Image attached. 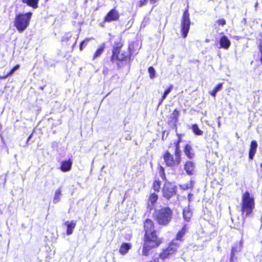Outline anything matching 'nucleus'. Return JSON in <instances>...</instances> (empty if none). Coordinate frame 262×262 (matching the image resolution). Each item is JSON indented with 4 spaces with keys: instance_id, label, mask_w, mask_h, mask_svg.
Listing matches in <instances>:
<instances>
[{
    "instance_id": "1",
    "label": "nucleus",
    "mask_w": 262,
    "mask_h": 262,
    "mask_svg": "<svg viewBox=\"0 0 262 262\" xmlns=\"http://www.w3.org/2000/svg\"><path fill=\"white\" fill-rule=\"evenodd\" d=\"M143 246L142 255L148 256L151 250L160 247L163 243V238L160 237L156 229L154 221L146 219L143 222Z\"/></svg>"
},
{
    "instance_id": "2",
    "label": "nucleus",
    "mask_w": 262,
    "mask_h": 262,
    "mask_svg": "<svg viewBox=\"0 0 262 262\" xmlns=\"http://www.w3.org/2000/svg\"><path fill=\"white\" fill-rule=\"evenodd\" d=\"M124 46V40L121 37H118L115 40L112 46V54L110 56V61L112 63H115L118 67L121 64L126 63L130 60L132 53L131 52V45L128 46V51L123 50Z\"/></svg>"
},
{
    "instance_id": "3",
    "label": "nucleus",
    "mask_w": 262,
    "mask_h": 262,
    "mask_svg": "<svg viewBox=\"0 0 262 262\" xmlns=\"http://www.w3.org/2000/svg\"><path fill=\"white\" fill-rule=\"evenodd\" d=\"M173 216L172 209L168 206H163L154 210L152 217L158 225L168 226L172 222Z\"/></svg>"
},
{
    "instance_id": "4",
    "label": "nucleus",
    "mask_w": 262,
    "mask_h": 262,
    "mask_svg": "<svg viewBox=\"0 0 262 262\" xmlns=\"http://www.w3.org/2000/svg\"><path fill=\"white\" fill-rule=\"evenodd\" d=\"M255 208V201L253 196H251L249 191H245L242 195L241 211L243 214L245 213V216L250 215Z\"/></svg>"
},
{
    "instance_id": "5",
    "label": "nucleus",
    "mask_w": 262,
    "mask_h": 262,
    "mask_svg": "<svg viewBox=\"0 0 262 262\" xmlns=\"http://www.w3.org/2000/svg\"><path fill=\"white\" fill-rule=\"evenodd\" d=\"M32 13L28 12L26 13H18L16 15L14 25L19 32L26 30L30 24Z\"/></svg>"
},
{
    "instance_id": "6",
    "label": "nucleus",
    "mask_w": 262,
    "mask_h": 262,
    "mask_svg": "<svg viewBox=\"0 0 262 262\" xmlns=\"http://www.w3.org/2000/svg\"><path fill=\"white\" fill-rule=\"evenodd\" d=\"M163 158L166 166L170 167L177 166L181 162V151L174 149L173 155L169 151L166 150L163 155Z\"/></svg>"
},
{
    "instance_id": "7",
    "label": "nucleus",
    "mask_w": 262,
    "mask_h": 262,
    "mask_svg": "<svg viewBox=\"0 0 262 262\" xmlns=\"http://www.w3.org/2000/svg\"><path fill=\"white\" fill-rule=\"evenodd\" d=\"M180 245L178 242H174V240H171L167 245V247L163 248L159 253V257L161 259L164 260L171 256L176 255L178 251Z\"/></svg>"
},
{
    "instance_id": "8",
    "label": "nucleus",
    "mask_w": 262,
    "mask_h": 262,
    "mask_svg": "<svg viewBox=\"0 0 262 262\" xmlns=\"http://www.w3.org/2000/svg\"><path fill=\"white\" fill-rule=\"evenodd\" d=\"M189 5H187L183 12L181 19L180 31L183 38H186L187 36L190 28L191 20L189 12Z\"/></svg>"
},
{
    "instance_id": "9",
    "label": "nucleus",
    "mask_w": 262,
    "mask_h": 262,
    "mask_svg": "<svg viewBox=\"0 0 262 262\" xmlns=\"http://www.w3.org/2000/svg\"><path fill=\"white\" fill-rule=\"evenodd\" d=\"M178 188L173 183L166 181L162 188V196L166 200H169L176 195Z\"/></svg>"
},
{
    "instance_id": "10",
    "label": "nucleus",
    "mask_w": 262,
    "mask_h": 262,
    "mask_svg": "<svg viewBox=\"0 0 262 262\" xmlns=\"http://www.w3.org/2000/svg\"><path fill=\"white\" fill-rule=\"evenodd\" d=\"M120 18V13L116 8H113L110 10L103 17V22L99 24V26L101 27H104L105 23H111L112 21H117L119 20Z\"/></svg>"
},
{
    "instance_id": "11",
    "label": "nucleus",
    "mask_w": 262,
    "mask_h": 262,
    "mask_svg": "<svg viewBox=\"0 0 262 262\" xmlns=\"http://www.w3.org/2000/svg\"><path fill=\"white\" fill-rule=\"evenodd\" d=\"M242 247V244L241 242H236L235 243L231 249L230 262H237V257L235 256V254L241 251Z\"/></svg>"
},
{
    "instance_id": "12",
    "label": "nucleus",
    "mask_w": 262,
    "mask_h": 262,
    "mask_svg": "<svg viewBox=\"0 0 262 262\" xmlns=\"http://www.w3.org/2000/svg\"><path fill=\"white\" fill-rule=\"evenodd\" d=\"M188 226L186 224L184 225L182 228L178 231L175 237L172 240H174V242H177V241L184 242L185 234L188 232Z\"/></svg>"
},
{
    "instance_id": "13",
    "label": "nucleus",
    "mask_w": 262,
    "mask_h": 262,
    "mask_svg": "<svg viewBox=\"0 0 262 262\" xmlns=\"http://www.w3.org/2000/svg\"><path fill=\"white\" fill-rule=\"evenodd\" d=\"M73 161L72 159L63 160L61 162L60 169L62 172H67L71 169Z\"/></svg>"
},
{
    "instance_id": "14",
    "label": "nucleus",
    "mask_w": 262,
    "mask_h": 262,
    "mask_svg": "<svg viewBox=\"0 0 262 262\" xmlns=\"http://www.w3.org/2000/svg\"><path fill=\"white\" fill-rule=\"evenodd\" d=\"M183 151L185 155L189 159L193 158L194 157V152L191 145L189 144H186L184 145Z\"/></svg>"
},
{
    "instance_id": "15",
    "label": "nucleus",
    "mask_w": 262,
    "mask_h": 262,
    "mask_svg": "<svg viewBox=\"0 0 262 262\" xmlns=\"http://www.w3.org/2000/svg\"><path fill=\"white\" fill-rule=\"evenodd\" d=\"M219 42L220 48L226 50L228 49L231 46L230 41L226 35H223L220 38Z\"/></svg>"
},
{
    "instance_id": "16",
    "label": "nucleus",
    "mask_w": 262,
    "mask_h": 262,
    "mask_svg": "<svg viewBox=\"0 0 262 262\" xmlns=\"http://www.w3.org/2000/svg\"><path fill=\"white\" fill-rule=\"evenodd\" d=\"M257 147V143L255 140H252L250 145V149L249 150V158L251 160H253L255 154L256 152Z\"/></svg>"
},
{
    "instance_id": "17",
    "label": "nucleus",
    "mask_w": 262,
    "mask_h": 262,
    "mask_svg": "<svg viewBox=\"0 0 262 262\" xmlns=\"http://www.w3.org/2000/svg\"><path fill=\"white\" fill-rule=\"evenodd\" d=\"M179 116L180 112L177 109H174L169 117L168 123L176 125Z\"/></svg>"
},
{
    "instance_id": "18",
    "label": "nucleus",
    "mask_w": 262,
    "mask_h": 262,
    "mask_svg": "<svg viewBox=\"0 0 262 262\" xmlns=\"http://www.w3.org/2000/svg\"><path fill=\"white\" fill-rule=\"evenodd\" d=\"M184 169L188 175H192L193 173L194 164L193 162L187 161L184 165Z\"/></svg>"
},
{
    "instance_id": "19",
    "label": "nucleus",
    "mask_w": 262,
    "mask_h": 262,
    "mask_svg": "<svg viewBox=\"0 0 262 262\" xmlns=\"http://www.w3.org/2000/svg\"><path fill=\"white\" fill-rule=\"evenodd\" d=\"M65 225L67 226L66 233L68 235H71L73 233V229L75 228L76 223L75 221L71 222L67 221L64 223Z\"/></svg>"
},
{
    "instance_id": "20",
    "label": "nucleus",
    "mask_w": 262,
    "mask_h": 262,
    "mask_svg": "<svg viewBox=\"0 0 262 262\" xmlns=\"http://www.w3.org/2000/svg\"><path fill=\"white\" fill-rule=\"evenodd\" d=\"M132 245L130 243H123L120 246L119 249V253L121 255H125L128 252L129 250L130 249Z\"/></svg>"
},
{
    "instance_id": "21",
    "label": "nucleus",
    "mask_w": 262,
    "mask_h": 262,
    "mask_svg": "<svg viewBox=\"0 0 262 262\" xmlns=\"http://www.w3.org/2000/svg\"><path fill=\"white\" fill-rule=\"evenodd\" d=\"M192 216V212L189 208H185L183 210V217L186 222H189Z\"/></svg>"
},
{
    "instance_id": "22",
    "label": "nucleus",
    "mask_w": 262,
    "mask_h": 262,
    "mask_svg": "<svg viewBox=\"0 0 262 262\" xmlns=\"http://www.w3.org/2000/svg\"><path fill=\"white\" fill-rule=\"evenodd\" d=\"M176 136L178 137V139L177 140L174 141L173 142V145L174 147V149L179 151H181V147H180V143L182 141V136L183 135L182 134L180 133H177Z\"/></svg>"
},
{
    "instance_id": "23",
    "label": "nucleus",
    "mask_w": 262,
    "mask_h": 262,
    "mask_svg": "<svg viewBox=\"0 0 262 262\" xmlns=\"http://www.w3.org/2000/svg\"><path fill=\"white\" fill-rule=\"evenodd\" d=\"M39 2V0H22L23 3L33 9H37L38 7Z\"/></svg>"
},
{
    "instance_id": "24",
    "label": "nucleus",
    "mask_w": 262,
    "mask_h": 262,
    "mask_svg": "<svg viewBox=\"0 0 262 262\" xmlns=\"http://www.w3.org/2000/svg\"><path fill=\"white\" fill-rule=\"evenodd\" d=\"M105 49V44L104 43L100 45L97 49L95 52L93 56V60L95 59L96 58L100 56L102 53H103L104 50Z\"/></svg>"
},
{
    "instance_id": "25",
    "label": "nucleus",
    "mask_w": 262,
    "mask_h": 262,
    "mask_svg": "<svg viewBox=\"0 0 262 262\" xmlns=\"http://www.w3.org/2000/svg\"><path fill=\"white\" fill-rule=\"evenodd\" d=\"M161 185V182L159 180H155L152 184L151 188L155 191L159 192L160 191Z\"/></svg>"
},
{
    "instance_id": "26",
    "label": "nucleus",
    "mask_w": 262,
    "mask_h": 262,
    "mask_svg": "<svg viewBox=\"0 0 262 262\" xmlns=\"http://www.w3.org/2000/svg\"><path fill=\"white\" fill-rule=\"evenodd\" d=\"M191 128L195 135L202 136L203 134V132L199 128L198 124L196 123L192 124Z\"/></svg>"
},
{
    "instance_id": "27",
    "label": "nucleus",
    "mask_w": 262,
    "mask_h": 262,
    "mask_svg": "<svg viewBox=\"0 0 262 262\" xmlns=\"http://www.w3.org/2000/svg\"><path fill=\"white\" fill-rule=\"evenodd\" d=\"M158 199V195L155 192H153L149 194L148 198V201L151 204V205H153L157 202Z\"/></svg>"
},
{
    "instance_id": "28",
    "label": "nucleus",
    "mask_w": 262,
    "mask_h": 262,
    "mask_svg": "<svg viewBox=\"0 0 262 262\" xmlns=\"http://www.w3.org/2000/svg\"><path fill=\"white\" fill-rule=\"evenodd\" d=\"M19 64L15 65L7 74L3 76L0 75V79H4L7 78L8 76L11 75L16 70L19 69Z\"/></svg>"
},
{
    "instance_id": "29",
    "label": "nucleus",
    "mask_w": 262,
    "mask_h": 262,
    "mask_svg": "<svg viewBox=\"0 0 262 262\" xmlns=\"http://www.w3.org/2000/svg\"><path fill=\"white\" fill-rule=\"evenodd\" d=\"M223 84V83H218L211 91L209 92L210 95L215 97L216 93L222 88Z\"/></svg>"
},
{
    "instance_id": "30",
    "label": "nucleus",
    "mask_w": 262,
    "mask_h": 262,
    "mask_svg": "<svg viewBox=\"0 0 262 262\" xmlns=\"http://www.w3.org/2000/svg\"><path fill=\"white\" fill-rule=\"evenodd\" d=\"M158 169L159 176L161 177L162 179L163 180L166 181V176L164 168L162 166L160 165L158 167Z\"/></svg>"
},
{
    "instance_id": "31",
    "label": "nucleus",
    "mask_w": 262,
    "mask_h": 262,
    "mask_svg": "<svg viewBox=\"0 0 262 262\" xmlns=\"http://www.w3.org/2000/svg\"><path fill=\"white\" fill-rule=\"evenodd\" d=\"M61 195V191L60 188L57 189L54 194L53 201L54 203H56L60 201V195Z\"/></svg>"
},
{
    "instance_id": "32",
    "label": "nucleus",
    "mask_w": 262,
    "mask_h": 262,
    "mask_svg": "<svg viewBox=\"0 0 262 262\" xmlns=\"http://www.w3.org/2000/svg\"><path fill=\"white\" fill-rule=\"evenodd\" d=\"M72 37V36L70 34L67 33L62 37L61 41L62 42H64L66 45H70L69 41H70Z\"/></svg>"
},
{
    "instance_id": "33",
    "label": "nucleus",
    "mask_w": 262,
    "mask_h": 262,
    "mask_svg": "<svg viewBox=\"0 0 262 262\" xmlns=\"http://www.w3.org/2000/svg\"><path fill=\"white\" fill-rule=\"evenodd\" d=\"M148 72L150 79H153L156 77V70L152 67L150 66L148 67Z\"/></svg>"
},
{
    "instance_id": "34",
    "label": "nucleus",
    "mask_w": 262,
    "mask_h": 262,
    "mask_svg": "<svg viewBox=\"0 0 262 262\" xmlns=\"http://www.w3.org/2000/svg\"><path fill=\"white\" fill-rule=\"evenodd\" d=\"M90 39L88 38H85L84 40H82L79 46V50L80 51L83 50V48H85L87 45V42L90 41Z\"/></svg>"
},
{
    "instance_id": "35",
    "label": "nucleus",
    "mask_w": 262,
    "mask_h": 262,
    "mask_svg": "<svg viewBox=\"0 0 262 262\" xmlns=\"http://www.w3.org/2000/svg\"><path fill=\"white\" fill-rule=\"evenodd\" d=\"M260 39L259 40V42L258 45V49L259 50V51L261 53V57L260 58L261 63L262 64V33L260 34Z\"/></svg>"
},
{
    "instance_id": "36",
    "label": "nucleus",
    "mask_w": 262,
    "mask_h": 262,
    "mask_svg": "<svg viewBox=\"0 0 262 262\" xmlns=\"http://www.w3.org/2000/svg\"><path fill=\"white\" fill-rule=\"evenodd\" d=\"M215 23L217 24L219 26H224L226 24V20L224 18H220L217 19Z\"/></svg>"
},
{
    "instance_id": "37",
    "label": "nucleus",
    "mask_w": 262,
    "mask_h": 262,
    "mask_svg": "<svg viewBox=\"0 0 262 262\" xmlns=\"http://www.w3.org/2000/svg\"><path fill=\"white\" fill-rule=\"evenodd\" d=\"M147 3V0H140L137 3V7H141L145 5Z\"/></svg>"
},
{
    "instance_id": "38",
    "label": "nucleus",
    "mask_w": 262,
    "mask_h": 262,
    "mask_svg": "<svg viewBox=\"0 0 262 262\" xmlns=\"http://www.w3.org/2000/svg\"><path fill=\"white\" fill-rule=\"evenodd\" d=\"M173 85L172 84H170L169 86L164 91V93L166 95H168L173 89Z\"/></svg>"
},
{
    "instance_id": "39",
    "label": "nucleus",
    "mask_w": 262,
    "mask_h": 262,
    "mask_svg": "<svg viewBox=\"0 0 262 262\" xmlns=\"http://www.w3.org/2000/svg\"><path fill=\"white\" fill-rule=\"evenodd\" d=\"M159 255L158 256H154L149 262H159Z\"/></svg>"
},
{
    "instance_id": "40",
    "label": "nucleus",
    "mask_w": 262,
    "mask_h": 262,
    "mask_svg": "<svg viewBox=\"0 0 262 262\" xmlns=\"http://www.w3.org/2000/svg\"><path fill=\"white\" fill-rule=\"evenodd\" d=\"M167 96V95H166L164 93H163V94H162V95L161 96V98L160 99L159 105L161 104L163 102V101L166 99Z\"/></svg>"
},
{
    "instance_id": "41",
    "label": "nucleus",
    "mask_w": 262,
    "mask_h": 262,
    "mask_svg": "<svg viewBox=\"0 0 262 262\" xmlns=\"http://www.w3.org/2000/svg\"><path fill=\"white\" fill-rule=\"evenodd\" d=\"M77 39H78V38H77V39L75 40V41L73 43V45H72L73 47H74L75 46V45H76Z\"/></svg>"
},
{
    "instance_id": "42",
    "label": "nucleus",
    "mask_w": 262,
    "mask_h": 262,
    "mask_svg": "<svg viewBox=\"0 0 262 262\" xmlns=\"http://www.w3.org/2000/svg\"><path fill=\"white\" fill-rule=\"evenodd\" d=\"M172 145V143H170V144H169V145L168 146V147L169 148H170V147H171Z\"/></svg>"
},
{
    "instance_id": "43",
    "label": "nucleus",
    "mask_w": 262,
    "mask_h": 262,
    "mask_svg": "<svg viewBox=\"0 0 262 262\" xmlns=\"http://www.w3.org/2000/svg\"><path fill=\"white\" fill-rule=\"evenodd\" d=\"M31 136H32V135H30L29 136V137H28V140H29V139L31 138Z\"/></svg>"
},
{
    "instance_id": "44",
    "label": "nucleus",
    "mask_w": 262,
    "mask_h": 262,
    "mask_svg": "<svg viewBox=\"0 0 262 262\" xmlns=\"http://www.w3.org/2000/svg\"><path fill=\"white\" fill-rule=\"evenodd\" d=\"M258 5V3H256L255 5V7H256Z\"/></svg>"
},
{
    "instance_id": "45",
    "label": "nucleus",
    "mask_w": 262,
    "mask_h": 262,
    "mask_svg": "<svg viewBox=\"0 0 262 262\" xmlns=\"http://www.w3.org/2000/svg\"><path fill=\"white\" fill-rule=\"evenodd\" d=\"M260 167L262 168V163H260Z\"/></svg>"
}]
</instances>
